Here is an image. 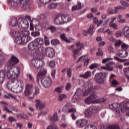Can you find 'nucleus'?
<instances>
[{
	"label": "nucleus",
	"instance_id": "obj_1",
	"mask_svg": "<svg viewBox=\"0 0 129 129\" xmlns=\"http://www.w3.org/2000/svg\"><path fill=\"white\" fill-rule=\"evenodd\" d=\"M8 78L11 79L7 84L9 90L13 92H21L24 89V83L21 80H18L16 75L13 72V67H10L7 73Z\"/></svg>",
	"mask_w": 129,
	"mask_h": 129
},
{
	"label": "nucleus",
	"instance_id": "obj_2",
	"mask_svg": "<svg viewBox=\"0 0 129 129\" xmlns=\"http://www.w3.org/2000/svg\"><path fill=\"white\" fill-rule=\"evenodd\" d=\"M10 35L12 37L16 38V43L18 45H25L28 42H30L31 40L30 32L28 31H23L20 33L18 31L12 30Z\"/></svg>",
	"mask_w": 129,
	"mask_h": 129
},
{
	"label": "nucleus",
	"instance_id": "obj_3",
	"mask_svg": "<svg viewBox=\"0 0 129 129\" xmlns=\"http://www.w3.org/2000/svg\"><path fill=\"white\" fill-rule=\"evenodd\" d=\"M107 75V73H98L95 75L94 79L98 84H103Z\"/></svg>",
	"mask_w": 129,
	"mask_h": 129
},
{
	"label": "nucleus",
	"instance_id": "obj_4",
	"mask_svg": "<svg viewBox=\"0 0 129 129\" xmlns=\"http://www.w3.org/2000/svg\"><path fill=\"white\" fill-rule=\"evenodd\" d=\"M44 38L38 37L34 40L35 42L36 43V45L38 46H43L44 45L45 46L49 45V37L46 35H43Z\"/></svg>",
	"mask_w": 129,
	"mask_h": 129
},
{
	"label": "nucleus",
	"instance_id": "obj_5",
	"mask_svg": "<svg viewBox=\"0 0 129 129\" xmlns=\"http://www.w3.org/2000/svg\"><path fill=\"white\" fill-rule=\"evenodd\" d=\"M100 110V107L98 106H94L89 107L85 112V117H91L92 113H96Z\"/></svg>",
	"mask_w": 129,
	"mask_h": 129
},
{
	"label": "nucleus",
	"instance_id": "obj_6",
	"mask_svg": "<svg viewBox=\"0 0 129 129\" xmlns=\"http://www.w3.org/2000/svg\"><path fill=\"white\" fill-rule=\"evenodd\" d=\"M106 100L104 98H100L95 99L94 98L88 97L85 100V102L86 104H94L95 103H100V102H105Z\"/></svg>",
	"mask_w": 129,
	"mask_h": 129
},
{
	"label": "nucleus",
	"instance_id": "obj_7",
	"mask_svg": "<svg viewBox=\"0 0 129 129\" xmlns=\"http://www.w3.org/2000/svg\"><path fill=\"white\" fill-rule=\"evenodd\" d=\"M17 26L20 29H28L29 28V22L25 18H19L17 20Z\"/></svg>",
	"mask_w": 129,
	"mask_h": 129
},
{
	"label": "nucleus",
	"instance_id": "obj_8",
	"mask_svg": "<svg viewBox=\"0 0 129 129\" xmlns=\"http://www.w3.org/2000/svg\"><path fill=\"white\" fill-rule=\"evenodd\" d=\"M19 62V59L17 58L15 56H12L11 58L8 61L7 63L6 64V67L7 68H10V67H13L14 65H16V64H18Z\"/></svg>",
	"mask_w": 129,
	"mask_h": 129
},
{
	"label": "nucleus",
	"instance_id": "obj_9",
	"mask_svg": "<svg viewBox=\"0 0 129 129\" xmlns=\"http://www.w3.org/2000/svg\"><path fill=\"white\" fill-rule=\"evenodd\" d=\"M121 106V104L114 103L110 104L109 107L110 109H115V114L117 116H119V112L120 110V107Z\"/></svg>",
	"mask_w": 129,
	"mask_h": 129
},
{
	"label": "nucleus",
	"instance_id": "obj_10",
	"mask_svg": "<svg viewBox=\"0 0 129 129\" xmlns=\"http://www.w3.org/2000/svg\"><path fill=\"white\" fill-rule=\"evenodd\" d=\"M120 110L121 112L127 111L126 114L127 115V116H129V101L126 102L125 103H121Z\"/></svg>",
	"mask_w": 129,
	"mask_h": 129
},
{
	"label": "nucleus",
	"instance_id": "obj_11",
	"mask_svg": "<svg viewBox=\"0 0 129 129\" xmlns=\"http://www.w3.org/2000/svg\"><path fill=\"white\" fill-rule=\"evenodd\" d=\"M88 124V120L84 118L80 119L76 121V124L79 126V127H84V126L87 125Z\"/></svg>",
	"mask_w": 129,
	"mask_h": 129
},
{
	"label": "nucleus",
	"instance_id": "obj_12",
	"mask_svg": "<svg viewBox=\"0 0 129 129\" xmlns=\"http://www.w3.org/2000/svg\"><path fill=\"white\" fill-rule=\"evenodd\" d=\"M32 64L33 66L35 67V68H40V67H42V66H44V61L41 59H33L32 60Z\"/></svg>",
	"mask_w": 129,
	"mask_h": 129
},
{
	"label": "nucleus",
	"instance_id": "obj_13",
	"mask_svg": "<svg viewBox=\"0 0 129 129\" xmlns=\"http://www.w3.org/2000/svg\"><path fill=\"white\" fill-rule=\"evenodd\" d=\"M117 55L120 58H126L128 56V52L126 50H119L117 52Z\"/></svg>",
	"mask_w": 129,
	"mask_h": 129
},
{
	"label": "nucleus",
	"instance_id": "obj_14",
	"mask_svg": "<svg viewBox=\"0 0 129 129\" xmlns=\"http://www.w3.org/2000/svg\"><path fill=\"white\" fill-rule=\"evenodd\" d=\"M47 74V70L46 69H43L40 70L37 75L36 76V80L37 82H39L40 81V79H42V77L43 76H45Z\"/></svg>",
	"mask_w": 129,
	"mask_h": 129
},
{
	"label": "nucleus",
	"instance_id": "obj_15",
	"mask_svg": "<svg viewBox=\"0 0 129 129\" xmlns=\"http://www.w3.org/2000/svg\"><path fill=\"white\" fill-rule=\"evenodd\" d=\"M35 102H36L35 106L37 110H41V109L45 108V103L41 102L39 100H36Z\"/></svg>",
	"mask_w": 129,
	"mask_h": 129
},
{
	"label": "nucleus",
	"instance_id": "obj_16",
	"mask_svg": "<svg viewBox=\"0 0 129 129\" xmlns=\"http://www.w3.org/2000/svg\"><path fill=\"white\" fill-rule=\"evenodd\" d=\"M80 51V50H79L77 48H75L74 49H73V50H72L73 56L75 61H76V60H77V57L81 55V53Z\"/></svg>",
	"mask_w": 129,
	"mask_h": 129
},
{
	"label": "nucleus",
	"instance_id": "obj_17",
	"mask_svg": "<svg viewBox=\"0 0 129 129\" xmlns=\"http://www.w3.org/2000/svg\"><path fill=\"white\" fill-rule=\"evenodd\" d=\"M54 23L55 25H62L63 21L62 20V17L61 15H57L54 19Z\"/></svg>",
	"mask_w": 129,
	"mask_h": 129
},
{
	"label": "nucleus",
	"instance_id": "obj_18",
	"mask_svg": "<svg viewBox=\"0 0 129 129\" xmlns=\"http://www.w3.org/2000/svg\"><path fill=\"white\" fill-rule=\"evenodd\" d=\"M7 2L12 7L16 8V7L19 5V3H20V2H21V0H8Z\"/></svg>",
	"mask_w": 129,
	"mask_h": 129
},
{
	"label": "nucleus",
	"instance_id": "obj_19",
	"mask_svg": "<svg viewBox=\"0 0 129 129\" xmlns=\"http://www.w3.org/2000/svg\"><path fill=\"white\" fill-rule=\"evenodd\" d=\"M10 25H11L12 27H17L18 26V20L15 17L12 18L9 21Z\"/></svg>",
	"mask_w": 129,
	"mask_h": 129
},
{
	"label": "nucleus",
	"instance_id": "obj_20",
	"mask_svg": "<svg viewBox=\"0 0 129 129\" xmlns=\"http://www.w3.org/2000/svg\"><path fill=\"white\" fill-rule=\"evenodd\" d=\"M21 4L22 5L23 9L24 10H30V5L29 4V1H20Z\"/></svg>",
	"mask_w": 129,
	"mask_h": 129
},
{
	"label": "nucleus",
	"instance_id": "obj_21",
	"mask_svg": "<svg viewBox=\"0 0 129 129\" xmlns=\"http://www.w3.org/2000/svg\"><path fill=\"white\" fill-rule=\"evenodd\" d=\"M60 16L62 18V21L63 24H65V23H68V22H69V21L71 20V18H70V17L66 14L61 15Z\"/></svg>",
	"mask_w": 129,
	"mask_h": 129
},
{
	"label": "nucleus",
	"instance_id": "obj_22",
	"mask_svg": "<svg viewBox=\"0 0 129 129\" xmlns=\"http://www.w3.org/2000/svg\"><path fill=\"white\" fill-rule=\"evenodd\" d=\"M81 9H82L81 3L78 2L76 5L73 6L72 11V12H74V11H79V10H81Z\"/></svg>",
	"mask_w": 129,
	"mask_h": 129
},
{
	"label": "nucleus",
	"instance_id": "obj_23",
	"mask_svg": "<svg viewBox=\"0 0 129 129\" xmlns=\"http://www.w3.org/2000/svg\"><path fill=\"white\" fill-rule=\"evenodd\" d=\"M1 103H2L3 105V107L4 108L3 110L5 111H7V112H10V113H13V111L9 109V108H8V106H7V105H9V104L4 101H1Z\"/></svg>",
	"mask_w": 129,
	"mask_h": 129
},
{
	"label": "nucleus",
	"instance_id": "obj_24",
	"mask_svg": "<svg viewBox=\"0 0 129 129\" xmlns=\"http://www.w3.org/2000/svg\"><path fill=\"white\" fill-rule=\"evenodd\" d=\"M28 46L30 50H35V49L37 48V47H38L35 41L30 42Z\"/></svg>",
	"mask_w": 129,
	"mask_h": 129
},
{
	"label": "nucleus",
	"instance_id": "obj_25",
	"mask_svg": "<svg viewBox=\"0 0 129 129\" xmlns=\"http://www.w3.org/2000/svg\"><path fill=\"white\" fill-rule=\"evenodd\" d=\"M80 77L84 78V79H87L89 77H91V72L87 71L84 74L80 75Z\"/></svg>",
	"mask_w": 129,
	"mask_h": 129
},
{
	"label": "nucleus",
	"instance_id": "obj_26",
	"mask_svg": "<svg viewBox=\"0 0 129 129\" xmlns=\"http://www.w3.org/2000/svg\"><path fill=\"white\" fill-rule=\"evenodd\" d=\"M41 82L42 85L45 87V88H49V81L45 79H41Z\"/></svg>",
	"mask_w": 129,
	"mask_h": 129
},
{
	"label": "nucleus",
	"instance_id": "obj_27",
	"mask_svg": "<svg viewBox=\"0 0 129 129\" xmlns=\"http://www.w3.org/2000/svg\"><path fill=\"white\" fill-rule=\"evenodd\" d=\"M113 64H114V62L112 61L106 64V67H107L108 71H112L113 70Z\"/></svg>",
	"mask_w": 129,
	"mask_h": 129
},
{
	"label": "nucleus",
	"instance_id": "obj_28",
	"mask_svg": "<svg viewBox=\"0 0 129 129\" xmlns=\"http://www.w3.org/2000/svg\"><path fill=\"white\" fill-rule=\"evenodd\" d=\"M12 71L18 79V77L20 75V69L19 68L12 67Z\"/></svg>",
	"mask_w": 129,
	"mask_h": 129
},
{
	"label": "nucleus",
	"instance_id": "obj_29",
	"mask_svg": "<svg viewBox=\"0 0 129 129\" xmlns=\"http://www.w3.org/2000/svg\"><path fill=\"white\" fill-rule=\"evenodd\" d=\"M94 88L93 86L90 87L88 89L86 90L84 93H83L84 96H87L90 93L91 91L93 90Z\"/></svg>",
	"mask_w": 129,
	"mask_h": 129
},
{
	"label": "nucleus",
	"instance_id": "obj_30",
	"mask_svg": "<svg viewBox=\"0 0 129 129\" xmlns=\"http://www.w3.org/2000/svg\"><path fill=\"white\" fill-rule=\"evenodd\" d=\"M123 33L126 38H129V27H125L123 29Z\"/></svg>",
	"mask_w": 129,
	"mask_h": 129
},
{
	"label": "nucleus",
	"instance_id": "obj_31",
	"mask_svg": "<svg viewBox=\"0 0 129 129\" xmlns=\"http://www.w3.org/2000/svg\"><path fill=\"white\" fill-rule=\"evenodd\" d=\"M50 43L52 46H57V45H60L61 42L60 40L58 39H53L51 41Z\"/></svg>",
	"mask_w": 129,
	"mask_h": 129
},
{
	"label": "nucleus",
	"instance_id": "obj_32",
	"mask_svg": "<svg viewBox=\"0 0 129 129\" xmlns=\"http://www.w3.org/2000/svg\"><path fill=\"white\" fill-rule=\"evenodd\" d=\"M107 11L108 14H110V15L117 14L118 13V11L117 10H116L115 8L113 9L112 8H108Z\"/></svg>",
	"mask_w": 129,
	"mask_h": 129
},
{
	"label": "nucleus",
	"instance_id": "obj_33",
	"mask_svg": "<svg viewBox=\"0 0 129 129\" xmlns=\"http://www.w3.org/2000/svg\"><path fill=\"white\" fill-rule=\"evenodd\" d=\"M76 46H77V49L81 51V49H82L84 47V44L83 43H81L79 41L75 43Z\"/></svg>",
	"mask_w": 129,
	"mask_h": 129
},
{
	"label": "nucleus",
	"instance_id": "obj_34",
	"mask_svg": "<svg viewBox=\"0 0 129 129\" xmlns=\"http://www.w3.org/2000/svg\"><path fill=\"white\" fill-rule=\"evenodd\" d=\"M60 38H61L63 41H64V42H66V43H71L70 40L67 38V37H66V35L64 33L60 34Z\"/></svg>",
	"mask_w": 129,
	"mask_h": 129
},
{
	"label": "nucleus",
	"instance_id": "obj_35",
	"mask_svg": "<svg viewBox=\"0 0 129 129\" xmlns=\"http://www.w3.org/2000/svg\"><path fill=\"white\" fill-rule=\"evenodd\" d=\"M6 75V73L4 71H0V83H3L4 80H5V76Z\"/></svg>",
	"mask_w": 129,
	"mask_h": 129
},
{
	"label": "nucleus",
	"instance_id": "obj_36",
	"mask_svg": "<svg viewBox=\"0 0 129 129\" xmlns=\"http://www.w3.org/2000/svg\"><path fill=\"white\" fill-rule=\"evenodd\" d=\"M49 30H50L51 33H55L57 31V32H59V31H61L60 29L56 28V27L53 25H51L49 27Z\"/></svg>",
	"mask_w": 129,
	"mask_h": 129
},
{
	"label": "nucleus",
	"instance_id": "obj_37",
	"mask_svg": "<svg viewBox=\"0 0 129 129\" xmlns=\"http://www.w3.org/2000/svg\"><path fill=\"white\" fill-rule=\"evenodd\" d=\"M49 58H53L55 56V51L54 49L51 47L49 48Z\"/></svg>",
	"mask_w": 129,
	"mask_h": 129
},
{
	"label": "nucleus",
	"instance_id": "obj_38",
	"mask_svg": "<svg viewBox=\"0 0 129 129\" xmlns=\"http://www.w3.org/2000/svg\"><path fill=\"white\" fill-rule=\"evenodd\" d=\"M43 51H44L43 47H39L37 49H36L35 51V53L37 56H39V55H41V54L43 53Z\"/></svg>",
	"mask_w": 129,
	"mask_h": 129
},
{
	"label": "nucleus",
	"instance_id": "obj_39",
	"mask_svg": "<svg viewBox=\"0 0 129 129\" xmlns=\"http://www.w3.org/2000/svg\"><path fill=\"white\" fill-rule=\"evenodd\" d=\"M36 23H37V24L35 25V29L36 30H38V31H41L42 30V25L41 24H40V22L38 20H34Z\"/></svg>",
	"mask_w": 129,
	"mask_h": 129
},
{
	"label": "nucleus",
	"instance_id": "obj_40",
	"mask_svg": "<svg viewBox=\"0 0 129 129\" xmlns=\"http://www.w3.org/2000/svg\"><path fill=\"white\" fill-rule=\"evenodd\" d=\"M51 120L53 121H58V120H59V117H58L56 112L53 113V117L51 118Z\"/></svg>",
	"mask_w": 129,
	"mask_h": 129
},
{
	"label": "nucleus",
	"instance_id": "obj_41",
	"mask_svg": "<svg viewBox=\"0 0 129 129\" xmlns=\"http://www.w3.org/2000/svg\"><path fill=\"white\" fill-rule=\"evenodd\" d=\"M94 29V25H91L90 28L88 29V33L90 35H93L94 33V31H93Z\"/></svg>",
	"mask_w": 129,
	"mask_h": 129
},
{
	"label": "nucleus",
	"instance_id": "obj_42",
	"mask_svg": "<svg viewBox=\"0 0 129 129\" xmlns=\"http://www.w3.org/2000/svg\"><path fill=\"white\" fill-rule=\"evenodd\" d=\"M114 58L115 60H116V61H118V62H120V63H123V62H125V61H128L127 59H121V58H119L117 56H114Z\"/></svg>",
	"mask_w": 129,
	"mask_h": 129
},
{
	"label": "nucleus",
	"instance_id": "obj_43",
	"mask_svg": "<svg viewBox=\"0 0 129 129\" xmlns=\"http://www.w3.org/2000/svg\"><path fill=\"white\" fill-rule=\"evenodd\" d=\"M82 92V91L80 89H78L74 94L75 96H77L78 97H79L80 96H81V93Z\"/></svg>",
	"mask_w": 129,
	"mask_h": 129
},
{
	"label": "nucleus",
	"instance_id": "obj_44",
	"mask_svg": "<svg viewBox=\"0 0 129 129\" xmlns=\"http://www.w3.org/2000/svg\"><path fill=\"white\" fill-rule=\"evenodd\" d=\"M9 122H17V119L13 116H10L8 118Z\"/></svg>",
	"mask_w": 129,
	"mask_h": 129
},
{
	"label": "nucleus",
	"instance_id": "obj_45",
	"mask_svg": "<svg viewBox=\"0 0 129 129\" xmlns=\"http://www.w3.org/2000/svg\"><path fill=\"white\" fill-rule=\"evenodd\" d=\"M120 4L121 5H122V6H123V7H125L126 8H128L129 7V4L124 1H121Z\"/></svg>",
	"mask_w": 129,
	"mask_h": 129
},
{
	"label": "nucleus",
	"instance_id": "obj_46",
	"mask_svg": "<svg viewBox=\"0 0 129 129\" xmlns=\"http://www.w3.org/2000/svg\"><path fill=\"white\" fill-rule=\"evenodd\" d=\"M32 94V92L31 91H28V90H25L24 92V95L25 96H30Z\"/></svg>",
	"mask_w": 129,
	"mask_h": 129
},
{
	"label": "nucleus",
	"instance_id": "obj_47",
	"mask_svg": "<svg viewBox=\"0 0 129 129\" xmlns=\"http://www.w3.org/2000/svg\"><path fill=\"white\" fill-rule=\"evenodd\" d=\"M62 90H63V87H58L55 89L54 91L57 93H62Z\"/></svg>",
	"mask_w": 129,
	"mask_h": 129
},
{
	"label": "nucleus",
	"instance_id": "obj_48",
	"mask_svg": "<svg viewBox=\"0 0 129 129\" xmlns=\"http://www.w3.org/2000/svg\"><path fill=\"white\" fill-rule=\"evenodd\" d=\"M97 56L100 57L101 56H103V52L101 51L100 48H98V52H96Z\"/></svg>",
	"mask_w": 129,
	"mask_h": 129
},
{
	"label": "nucleus",
	"instance_id": "obj_49",
	"mask_svg": "<svg viewBox=\"0 0 129 129\" xmlns=\"http://www.w3.org/2000/svg\"><path fill=\"white\" fill-rule=\"evenodd\" d=\"M97 67H98V64L97 63H93L89 67V69L91 70H93V69L97 68Z\"/></svg>",
	"mask_w": 129,
	"mask_h": 129
},
{
	"label": "nucleus",
	"instance_id": "obj_50",
	"mask_svg": "<svg viewBox=\"0 0 129 129\" xmlns=\"http://www.w3.org/2000/svg\"><path fill=\"white\" fill-rule=\"evenodd\" d=\"M109 26L110 28H112L114 30H117V29H118L117 28V25H116V24L115 23H113V24L110 23V24H109Z\"/></svg>",
	"mask_w": 129,
	"mask_h": 129
},
{
	"label": "nucleus",
	"instance_id": "obj_51",
	"mask_svg": "<svg viewBox=\"0 0 129 129\" xmlns=\"http://www.w3.org/2000/svg\"><path fill=\"white\" fill-rule=\"evenodd\" d=\"M31 35L33 37H38V36H40V32L39 31H34L31 32Z\"/></svg>",
	"mask_w": 129,
	"mask_h": 129
},
{
	"label": "nucleus",
	"instance_id": "obj_52",
	"mask_svg": "<svg viewBox=\"0 0 129 129\" xmlns=\"http://www.w3.org/2000/svg\"><path fill=\"white\" fill-rule=\"evenodd\" d=\"M25 89L26 90H28L29 91H31L33 89V86L30 84H27L25 87Z\"/></svg>",
	"mask_w": 129,
	"mask_h": 129
},
{
	"label": "nucleus",
	"instance_id": "obj_53",
	"mask_svg": "<svg viewBox=\"0 0 129 129\" xmlns=\"http://www.w3.org/2000/svg\"><path fill=\"white\" fill-rule=\"evenodd\" d=\"M35 92L33 93L34 96H36V95H38V94L39 93V88L37 87H35Z\"/></svg>",
	"mask_w": 129,
	"mask_h": 129
},
{
	"label": "nucleus",
	"instance_id": "obj_54",
	"mask_svg": "<svg viewBox=\"0 0 129 129\" xmlns=\"http://www.w3.org/2000/svg\"><path fill=\"white\" fill-rule=\"evenodd\" d=\"M67 75L70 78L72 76V71L71 68H69L67 70Z\"/></svg>",
	"mask_w": 129,
	"mask_h": 129
},
{
	"label": "nucleus",
	"instance_id": "obj_55",
	"mask_svg": "<svg viewBox=\"0 0 129 129\" xmlns=\"http://www.w3.org/2000/svg\"><path fill=\"white\" fill-rule=\"evenodd\" d=\"M4 63H5V57L2 55H0V65H3Z\"/></svg>",
	"mask_w": 129,
	"mask_h": 129
},
{
	"label": "nucleus",
	"instance_id": "obj_56",
	"mask_svg": "<svg viewBox=\"0 0 129 129\" xmlns=\"http://www.w3.org/2000/svg\"><path fill=\"white\" fill-rule=\"evenodd\" d=\"M121 49H128L129 45L125 43H122L121 45Z\"/></svg>",
	"mask_w": 129,
	"mask_h": 129
},
{
	"label": "nucleus",
	"instance_id": "obj_57",
	"mask_svg": "<svg viewBox=\"0 0 129 129\" xmlns=\"http://www.w3.org/2000/svg\"><path fill=\"white\" fill-rule=\"evenodd\" d=\"M57 8V4H51L50 5V9L51 10H54V9H56Z\"/></svg>",
	"mask_w": 129,
	"mask_h": 129
},
{
	"label": "nucleus",
	"instance_id": "obj_58",
	"mask_svg": "<svg viewBox=\"0 0 129 129\" xmlns=\"http://www.w3.org/2000/svg\"><path fill=\"white\" fill-rule=\"evenodd\" d=\"M85 129H96V127L94 125H89Z\"/></svg>",
	"mask_w": 129,
	"mask_h": 129
},
{
	"label": "nucleus",
	"instance_id": "obj_59",
	"mask_svg": "<svg viewBox=\"0 0 129 129\" xmlns=\"http://www.w3.org/2000/svg\"><path fill=\"white\" fill-rule=\"evenodd\" d=\"M49 65L51 68H54V67H55V65H56V64L55 63V61H50Z\"/></svg>",
	"mask_w": 129,
	"mask_h": 129
},
{
	"label": "nucleus",
	"instance_id": "obj_60",
	"mask_svg": "<svg viewBox=\"0 0 129 129\" xmlns=\"http://www.w3.org/2000/svg\"><path fill=\"white\" fill-rule=\"evenodd\" d=\"M121 45V41L117 40L115 41V46H117V47H119Z\"/></svg>",
	"mask_w": 129,
	"mask_h": 129
},
{
	"label": "nucleus",
	"instance_id": "obj_61",
	"mask_svg": "<svg viewBox=\"0 0 129 129\" xmlns=\"http://www.w3.org/2000/svg\"><path fill=\"white\" fill-rule=\"evenodd\" d=\"M109 60H112V58H104L102 60V63L103 64H104L105 63H106V62H108V61H109Z\"/></svg>",
	"mask_w": 129,
	"mask_h": 129
},
{
	"label": "nucleus",
	"instance_id": "obj_62",
	"mask_svg": "<svg viewBox=\"0 0 129 129\" xmlns=\"http://www.w3.org/2000/svg\"><path fill=\"white\" fill-rule=\"evenodd\" d=\"M71 88V84L70 83H68L66 86V90H69Z\"/></svg>",
	"mask_w": 129,
	"mask_h": 129
},
{
	"label": "nucleus",
	"instance_id": "obj_63",
	"mask_svg": "<svg viewBox=\"0 0 129 129\" xmlns=\"http://www.w3.org/2000/svg\"><path fill=\"white\" fill-rule=\"evenodd\" d=\"M124 73H125V76H127L129 75V67L125 69Z\"/></svg>",
	"mask_w": 129,
	"mask_h": 129
},
{
	"label": "nucleus",
	"instance_id": "obj_64",
	"mask_svg": "<svg viewBox=\"0 0 129 129\" xmlns=\"http://www.w3.org/2000/svg\"><path fill=\"white\" fill-rule=\"evenodd\" d=\"M49 129H58V127L56 126L55 124H53L52 125L49 126Z\"/></svg>",
	"mask_w": 129,
	"mask_h": 129
}]
</instances>
